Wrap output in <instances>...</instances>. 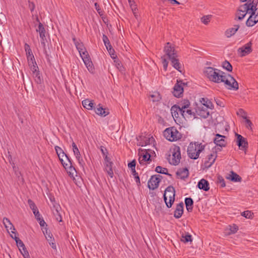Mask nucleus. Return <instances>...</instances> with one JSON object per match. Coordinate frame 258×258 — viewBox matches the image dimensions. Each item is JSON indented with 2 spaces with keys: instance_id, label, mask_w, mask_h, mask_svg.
Masks as SVG:
<instances>
[{
  "instance_id": "nucleus-1",
  "label": "nucleus",
  "mask_w": 258,
  "mask_h": 258,
  "mask_svg": "<svg viewBox=\"0 0 258 258\" xmlns=\"http://www.w3.org/2000/svg\"><path fill=\"white\" fill-rule=\"evenodd\" d=\"M205 75L212 82L216 83H224L229 90H237L238 83L230 75H226L221 70L211 67H205L204 70Z\"/></svg>"
},
{
  "instance_id": "nucleus-2",
  "label": "nucleus",
  "mask_w": 258,
  "mask_h": 258,
  "mask_svg": "<svg viewBox=\"0 0 258 258\" xmlns=\"http://www.w3.org/2000/svg\"><path fill=\"white\" fill-rule=\"evenodd\" d=\"M205 146L198 142L190 143L187 148V154L191 159H197L200 153L204 149Z\"/></svg>"
},
{
  "instance_id": "nucleus-3",
  "label": "nucleus",
  "mask_w": 258,
  "mask_h": 258,
  "mask_svg": "<svg viewBox=\"0 0 258 258\" xmlns=\"http://www.w3.org/2000/svg\"><path fill=\"white\" fill-rule=\"evenodd\" d=\"M170 152L169 157L167 158L169 163L173 165H178L181 159L180 147L178 146H174L170 149Z\"/></svg>"
},
{
  "instance_id": "nucleus-4",
  "label": "nucleus",
  "mask_w": 258,
  "mask_h": 258,
  "mask_svg": "<svg viewBox=\"0 0 258 258\" xmlns=\"http://www.w3.org/2000/svg\"><path fill=\"white\" fill-rule=\"evenodd\" d=\"M164 136L169 141L173 142L180 139L182 136L175 127L167 128L163 132Z\"/></svg>"
},
{
  "instance_id": "nucleus-5",
  "label": "nucleus",
  "mask_w": 258,
  "mask_h": 258,
  "mask_svg": "<svg viewBox=\"0 0 258 258\" xmlns=\"http://www.w3.org/2000/svg\"><path fill=\"white\" fill-rule=\"evenodd\" d=\"M34 23L36 31L39 35V37L41 39V43L43 46H45V42L47 40L46 38V31L44 26L40 22L37 16L36 17V21Z\"/></svg>"
},
{
  "instance_id": "nucleus-6",
  "label": "nucleus",
  "mask_w": 258,
  "mask_h": 258,
  "mask_svg": "<svg viewBox=\"0 0 258 258\" xmlns=\"http://www.w3.org/2000/svg\"><path fill=\"white\" fill-rule=\"evenodd\" d=\"M257 0H248V2L244 5L241 6V9L244 11H245L247 13L256 11Z\"/></svg>"
},
{
  "instance_id": "nucleus-7",
  "label": "nucleus",
  "mask_w": 258,
  "mask_h": 258,
  "mask_svg": "<svg viewBox=\"0 0 258 258\" xmlns=\"http://www.w3.org/2000/svg\"><path fill=\"white\" fill-rule=\"evenodd\" d=\"M162 176L160 175H154L151 177L148 182V187L150 189L154 190L159 186V183L161 181Z\"/></svg>"
},
{
  "instance_id": "nucleus-8",
  "label": "nucleus",
  "mask_w": 258,
  "mask_h": 258,
  "mask_svg": "<svg viewBox=\"0 0 258 258\" xmlns=\"http://www.w3.org/2000/svg\"><path fill=\"white\" fill-rule=\"evenodd\" d=\"M235 136L236 137V144L238 146L239 149L245 152L248 147L246 139L237 133L235 134Z\"/></svg>"
},
{
  "instance_id": "nucleus-9",
  "label": "nucleus",
  "mask_w": 258,
  "mask_h": 258,
  "mask_svg": "<svg viewBox=\"0 0 258 258\" xmlns=\"http://www.w3.org/2000/svg\"><path fill=\"white\" fill-rule=\"evenodd\" d=\"M164 51L169 59L178 56L174 47L172 46L169 42L166 43L164 48Z\"/></svg>"
},
{
  "instance_id": "nucleus-10",
  "label": "nucleus",
  "mask_w": 258,
  "mask_h": 258,
  "mask_svg": "<svg viewBox=\"0 0 258 258\" xmlns=\"http://www.w3.org/2000/svg\"><path fill=\"white\" fill-rule=\"evenodd\" d=\"M33 214L34 215L35 218L36 220L38 221L39 223L41 230H43V229L46 226H47V224L44 221V219L42 215L40 214L38 209L37 207L36 206V205L33 203Z\"/></svg>"
},
{
  "instance_id": "nucleus-11",
  "label": "nucleus",
  "mask_w": 258,
  "mask_h": 258,
  "mask_svg": "<svg viewBox=\"0 0 258 258\" xmlns=\"http://www.w3.org/2000/svg\"><path fill=\"white\" fill-rule=\"evenodd\" d=\"M251 46L252 42L251 41H249L242 47L239 48L237 49V52L239 56L241 57H243L251 53L252 51Z\"/></svg>"
},
{
  "instance_id": "nucleus-12",
  "label": "nucleus",
  "mask_w": 258,
  "mask_h": 258,
  "mask_svg": "<svg viewBox=\"0 0 258 258\" xmlns=\"http://www.w3.org/2000/svg\"><path fill=\"white\" fill-rule=\"evenodd\" d=\"M250 16L246 22L247 27H252L258 22V11L248 13Z\"/></svg>"
},
{
  "instance_id": "nucleus-13",
  "label": "nucleus",
  "mask_w": 258,
  "mask_h": 258,
  "mask_svg": "<svg viewBox=\"0 0 258 258\" xmlns=\"http://www.w3.org/2000/svg\"><path fill=\"white\" fill-rule=\"evenodd\" d=\"M182 85H184L182 81H177V83L173 87V94L176 97H180L183 92Z\"/></svg>"
},
{
  "instance_id": "nucleus-14",
  "label": "nucleus",
  "mask_w": 258,
  "mask_h": 258,
  "mask_svg": "<svg viewBox=\"0 0 258 258\" xmlns=\"http://www.w3.org/2000/svg\"><path fill=\"white\" fill-rule=\"evenodd\" d=\"M72 147H73V150L74 155L76 156V159H77L79 164L80 165L83 167L85 165V162L83 159V158L81 157V155L80 154V152L76 145V144L74 142H73L72 143Z\"/></svg>"
},
{
  "instance_id": "nucleus-15",
  "label": "nucleus",
  "mask_w": 258,
  "mask_h": 258,
  "mask_svg": "<svg viewBox=\"0 0 258 258\" xmlns=\"http://www.w3.org/2000/svg\"><path fill=\"white\" fill-rule=\"evenodd\" d=\"M62 166L66 170L69 176L71 178L75 179V176L77 174V171L73 164L70 163L67 164V163H63Z\"/></svg>"
},
{
  "instance_id": "nucleus-16",
  "label": "nucleus",
  "mask_w": 258,
  "mask_h": 258,
  "mask_svg": "<svg viewBox=\"0 0 258 258\" xmlns=\"http://www.w3.org/2000/svg\"><path fill=\"white\" fill-rule=\"evenodd\" d=\"M24 49L26 52L28 65L30 69H31L32 68V53L30 46L26 43L24 45Z\"/></svg>"
},
{
  "instance_id": "nucleus-17",
  "label": "nucleus",
  "mask_w": 258,
  "mask_h": 258,
  "mask_svg": "<svg viewBox=\"0 0 258 258\" xmlns=\"http://www.w3.org/2000/svg\"><path fill=\"white\" fill-rule=\"evenodd\" d=\"M139 161L141 164H144L146 161H151V155L146 150H142Z\"/></svg>"
},
{
  "instance_id": "nucleus-18",
  "label": "nucleus",
  "mask_w": 258,
  "mask_h": 258,
  "mask_svg": "<svg viewBox=\"0 0 258 258\" xmlns=\"http://www.w3.org/2000/svg\"><path fill=\"white\" fill-rule=\"evenodd\" d=\"M175 191L174 188L172 186H168L165 189L163 199L164 202H166L167 198L175 197Z\"/></svg>"
},
{
  "instance_id": "nucleus-19",
  "label": "nucleus",
  "mask_w": 258,
  "mask_h": 258,
  "mask_svg": "<svg viewBox=\"0 0 258 258\" xmlns=\"http://www.w3.org/2000/svg\"><path fill=\"white\" fill-rule=\"evenodd\" d=\"M38 67H35L33 64V78L35 77V81L38 84L40 85V87L42 88V84L43 83V80L39 72L36 70Z\"/></svg>"
},
{
  "instance_id": "nucleus-20",
  "label": "nucleus",
  "mask_w": 258,
  "mask_h": 258,
  "mask_svg": "<svg viewBox=\"0 0 258 258\" xmlns=\"http://www.w3.org/2000/svg\"><path fill=\"white\" fill-rule=\"evenodd\" d=\"M196 112L197 115L204 118H207L210 114L208 108L204 106L198 107Z\"/></svg>"
},
{
  "instance_id": "nucleus-21",
  "label": "nucleus",
  "mask_w": 258,
  "mask_h": 258,
  "mask_svg": "<svg viewBox=\"0 0 258 258\" xmlns=\"http://www.w3.org/2000/svg\"><path fill=\"white\" fill-rule=\"evenodd\" d=\"M225 138V136L217 134L216 135V137L214 139V142L216 145L221 147H225L226 142L224 140Z\"/></svg>"
},
{
  "instance_id": "nucleus-22",
  "label": "nucleus",
  "mask_w": 258,
  "mask_h": 258,
  "mask_svg": "<svg viewBox=\"0 0 258 258\" xmlns=\"http://www.w3.org/2000/svg\"><path fill=\"white\" fill-rule=\"evenodd\" d=\"M105 160V170L107 172L109 176L112 178L113 176L112 166L113 163L111 161L110 158Z\"/></svg>"
},
{
  "instance_id": "nucleus-23",
  "label": "nucleus",
  "mask_w": 258,
  "mask_h": 258,
  "mask_svg": "<svg viewBox=\"0 0 258 258\" xmlns=\"http://www.w3.org/2000/svg\"><path fill=\"white\" fill-rule=\"evenodd\" d=\"M11 232L15 234L14 236H13L12 234H10V236L13 239H14L15 240L17 246L19 248V250L21 251V248H22V250H24V247H25V246L23 243V241L21 239H20L19 237L17 236V235H18V233L16 231H11Z\"/></svg>"
},
{
  "instance_id": "nucleus-24",
  "label": "nucleus",
  "mask_w": 258,
  "mask_h": 258,
  "mask_svg": "<svg viewBox=\"0 0 258 258\" xmlns=\"http://www.w3.org/2000/svg\"><path fill=\"white\" fill-rule=\"evenodd\" d=\"M183 206L182 202L177 205L174 213V217L175 218L178 219L181 217L183 213Z\"/></svg>"
},
{
  "instance_id": "nucleus-25",
  "label": "nucleus",
  "mask_w": 258,
  "mask_h": 258,
  "mask_svg": "<svg viewBox=\"0 0 258 258\" xmlns=\"http://www.w3.org/2000/svg\"><path fill=\"white\" fill-rule=\"evenodd\" d=\"M176 174L178 178L181 179H184L188 177L189 172L187 168H180L177 171Z\"/></svg>"
},
{
  "instance_id": "nucleus-26",
  "label": "nucleus",
  "mask_w": 258,
  "mask_h": 258,
  "mask_svg": "<svg viewBox=\"0 0 258 258\" xmlns=\"http://www.w3.org/2000/svg\"><path fill=\"white\" fill-rule=\"evenodd\" d=\"M182 109L180 108L178 105H174L171 107V112L172 115L174 118H178L179 117V114L181 115Z\"/></svg>"
},
{
  "instance_id": "nucleus-27",
  "label": "nucleus",
  "mask_w": 258,
  "mask_h": 258,
  "mask_svg": "<svg viewBox=\"0 0 258 258\" xmlns=\"http://www.w3.org/2000/svg\"><path fill=\"white\" fill-rule=\"evenodd\" d=\"M240 26L239 25H234L233 27L230 28L225 32V35L227 38H230L234 35L239 29Z\"/></svg>"
},
{
  "instance_id": "nucleus-28",
  "label": "nucleus",
  "mask_w": 258,
  "mask_h": 258,
  "mask_svg": "<svg viewBox=\"0 0 258 258\" xmlns=\"http://www.w3.org/2000/svg\"><path fill=\"white\" fill-rule=\"evenodd\" d=\"M95 112L97 114L102 116H106L109 113V110L103 108L100 104H99L98 106L95 108Z\"/></svg>"
},
{
  "instance_id": "nucleus-29",
  "label": "nucleus",
  "mask_w": 258,
  "mask_h": 258,
  "mask_svg": "<svg viewBox=\"0 0 258 258\" xmlns=\"http://www.w3.org/2000/svg\"><path fill=\"white\" fill-rule=\"evenodd\" d=\"M198 187L200 189H203L206 191H208L210 189L209 183L208 181L204 178L201 179L199 181L198 183Z\"/></svg>"
},
{
  "instance_id": "nucleus-30",
  "label": "nucleus",
  "mask_w": 258,
  "mask_h": 258,
  "mask_svg": "<svg viewBox=\"0 0 258 258\" xmlns=\"http://www.w3.org/2000/svg\"><path fill=\"white\" fill-rule=\"evenodd\" d=\"M226 178L233 182H238L241 180V177L233 171H230V174L226 176Z\"/></svg>"
},
{
  "instance_id": "nucleus-31",
  "label": "nucleus",
  "mask_w": 258,
  "mask_h": 258,
  "mask_svg": "<svg viewBox=\"0 0 258 258\" xmlns=\"http://www.w3.org/2000/svg\"><path fill=\"white\" fill-rule=\"evenodd\" d=\"M196 113L189 108L181 110V115L184 118L195 117Z\"/></svg>"
},
{
  "instance_id": "nucleus-32",
  "label": "nucleus",
  "mask_w": 258,
  "mask_h": 258,
  "mask_svg": "<svg viewBox=\"0 0 258 258\" xmlns=\"http://www.w3.org/2000/svg\"><path fill=\"white\" fill-rule=\"evenodd\" d=\"M248 14L247 12L245 11H243L241 9V6L239 7L237 10V13L236 14V17L234 18L235 20H242L246 16V15Z\"/></svg>"
},
{
  "instance_id": "nucleus-33",
  "label": "nucleus",
  "mask_w": 258,
  "mask_h": 258,
  "mask_svg": "<svg viewBox=\"0 0 258 258\" xmlns=\"http://www.w3.org/2000/svg\"><path fill=\"white\" fill-rule=\"evenodd\" d=\"M216 153L213 152L208 156V160L205 162V164L208 167H210L215 162L216 158Z\"/></svg>"
},
{
  "instance_id": "nucleus-34",
  "label": "nucleus",
  "mask_w": 258,
  "mask_h": 258,
  "mask_svg": "<svg viewBox=\"0 0 258 258\" xmlns=\"http://www.w3.org/2000/svg\"><path fill=\"white\" fill-rule=\"evenodd\" d=\"M82 103L83 107L88 110H92L94 107L93 101L88 99L84 100Z\"/></svg>"
},
{
  "instance_id": "nucleus-35",
  "label": "nucleus",
  "mask_w": 258,
  "mask_h": 258,
  "mask_svg": "<svg viewBox=\"0 0 258 258\" xmlns=\"http://www.w3.org/2000/svg\"><path fill=\"white\" fill-rule=\"evenodd\" d=\"M185 204L187 211L189 212H191L193 209V200L191 198H186L185 199Z\"/></svg>"
},
{
  "instance_id": "nucleus-36",
  "label": "nucleus",
  "mask_w": 258,
  "mask_h": 258,
  "mask_svg": "<svg viewBox=\"0 0 258 258\" xmlns=\"http://www.w3.org/2000/svg\"><path fill=\"white\" fill-rule=\"evenodd\" d=\"M170 60H171L172 65L174 67V68H175L179 72H181V71L180 69L181 68V66L180 62H179V60L177 59V57H175Z\"/></svg>"
},
{
  "instance_id": "nucleus-37",
  "label": "nucleus",
  "mask_w": 258,
  "mask_h": 258,
  "mask_svg": "<svg viewBox=\"0 0 258 258\" xmlns=\"http://www.w3.org/2000/svg\"><path fill=\"white\" fill-rule=\"evenodd\" d=\"M62 165H63V163L69 164H73L72 160L71 158L67 155L65 153H63V155H61V157L59 159Z\"/></svg>"
},
{
  "instance_id": "nucleus-38",
  "label": "nucleus",
  "mask_w": 258,
  "mask_h": 258,
  "mask_svg": "<svg viewBox=\"0 0 258 258\" xmlns=\"http://www.w3.org/2000/svg\"><path fill=\"white\" fill-rule=\"evenodd\" d=\"M3 223L6 228H7V229L10 228V229L12 231H15L16 229L14 226L12 224V223L11 222L10 220L8 218L6 217L4 218Z\"/></svg>"
},
{
  "instance_id": "nucleus-39",
  "label": "nucleus",
  "mask_w": 258,
  "mask_h": 258,
  "mask_svg": "<svg viewBox=\"0 0 258 258\" xmlns=\"http://www.w3.org/2000/svg\"><path fill=\"white\" fill-rule=\"evenodd\" d=\"M73 42L79 53L82 52L86 49L82 42H80L75 37L73 38Z\"/></svg>"
},
{
  "instance_id": "nucleus-40",
  "label": "nucleus",
  "mask_w": 258,
  "mask_h": 258,
  "mask_svg": "<svg viewBox=\"0 0 258 258\" xmlns=\"http://www.w3.org/2000/svg\"><path fill=\"white\" fill-rule=\"evenodd\" d=\"M155 171L159 173L171 176V174L168 173V169L166 168H163L160 166H158L155 169Z\"/></svg>"
},
{
  "instance_id": "nucleus-41",
  "label": "nucleus",
  "mask_w": 258,
  "mask_h": 258,
  "mask_svg": "<svg viewBox=\"0 0 258 258\" xmlns=\"http://www.w3.org/2000/svg\"><path fill=\"white\" fill-rule=\"evenodd\" d=\"M222 66L223 69H225L228 72H232V66L227 60H225L223 61Z\"/></svg>"
},
{
  "instance_id": "nucleus-42",
  "label": "nucleus",
  "mask_w": 258,
  "mask_h": 258,
  "mask_svg": "<svg viewBox=\"0 0 258 258\" xmlns=\"http://www.w3.org/2000/svg\"><path fill=\"white\" fill-rule=\"evenodd\" d=\"M181 240L184 243L191 241V236L188 233H187L185 235L182 234L181 237Z\"/></svg>"
},
{
  "instance_id": "nucleus-43",
  "label": "nucleus",
  "mask_w": 258,
  "mask_h": 258,
  "mask_svg": "<svg viewBox=\"0 0 258 258\" xmlns=\"http://www.w3.org/2000/svg\"><path fill=\"white\" fill-rule=\"evenodd\" d=\"M180 108L183 109H186L187 108H189L190 102L188 100H184L183 102L178 105Z\"/></svg>"
},
{
  "instance_id": "nucleus-44",
  "label": "nucleus",
  "mask_w": 258,
  "mask_h": 258,
  "mask_svg": "<svg viewBox=\"0 0 258 258\" xmlns=\"http://www.w3.org/2000/svg\"><path fill=\"white\" fill-rule=\"evenodd\" d=\"M115 63V66L116 67V68L118 69V70L121 72H123L124 71V67L122 66V65L121 64V63H120V62L119 61V60L118 59H115L114 60Z\"/></svg>"
},
{
  "instance_id": "nucleus-45",
  "label": "nucleus",
  "mask_w": 258,
  "mask_h": 258,
  "mask_svg": "<svg viewBox=\"0 0 258 258\" xmlns=\"http://www.w3.org/2000/svg\"><path fill=\"white\" fill-rule=\"evenodd\" d=\"M102 39H103V41L104 45L106 46V48L111 46V45L110 43L108 37L106 35H105V34L103 35Z\"/></svg>"
},
{
  "instance_id": "nucleus-46",
  "label": "nucleus",
  "mask_w": 258,
  "mask_h": 258,
  "mask_svg": "<svg viewBox=\"0 0 258 258\" xmlns=\"http://www.w3.org/2000/svg\"><path fill=\"white\" fill-rule=\"evenodd\" d=\"M110 55V56L111 57V58L113 59H115L117 58V56L115 54V51L114 50V49L112 48V46L106 48Z\"/></svg>"
},
{
  "instance_id": "nucleus-47",
  "label": "nucleus",
  "mask_w": 258,
  "mask_h": 258,
  "mask_svg": "<svg viewBox=\"0 0 258 258\" xmlns=\"http://www.w3.org/2000/svg\"><path fill=\"white\" fill-rule=\"evenodd\" d=\"M54 149L59 160L61 155H63V153H64V152L60 147L57 146H55Z\"/></svg>"
},
{
  "instance_id": "nucleus-48",
  "label": "nucleus",
  "mask_w": 258,
  "mask_h": 258,
  "mask_svg": "<svg viewBox=\"0 0 258 258\" xmlns=\"http://www.w3.org/2000/svg\"><path fill=\"white\" fill-rule=\"evenodd\" d=\"M241 215L246 218L252 219L253 214L249 211H244L241 213Z\"/></svg>"
},
{
  "instance_id": "nucleus-49",
  "label": "nucleus",
  "mask_w": 258,
  "mask_h": 258,
  "mask_svg": "<svg viewBox=\"0 0 258 258\" xmlns=\"http://www.w3.org/2000/svg\"><path fill=\"white\" fill-rule=\"evenodd\" d=\"M100 151L101 152V153L102 154L103 156L104 157V160H107L108 158V151L107 149L104 147V146H101L100 147Z\"/></svg>"
},
{
  "instance_id": "nucleus-50",
  "label": "nucleus",
  "mask_w": 258,
  "mask_h": 258,
  "mask_svg": "<svg viewBox=\"0 0 258 258\" xmlns=\"http://www.w3.org/2000/svg\"><path fill=\"white\" fill-rule=\"evenodd\" d=\"M133 175L134 176L136 182L138 186L141 185L140 179L138 173L136 172V170L133 171L132 172Z\"/></svg>"
},
{
  "instance_id": "nucleus-51",
  "label": "nucleus",
  "mask_w": 258,
  "mask_h": 258,
  "mask_svg": "<svg viewBox=\"0 0 258 258\" xmlns=\"http://www.w3.org/2000/svg\"><path fill=\"white\" fill-rule=\"evenodd\" d=\"M52 212H53L54 216L55 217V219L57 221H58V222L62 221V218H61V216L60 213V211H54V210L53 211H52Z\"/></svg>"
},
{
  "instance_id": "nucleus-52",
  "label": "nucleus",
  "mask_w": 258,
  "mask_h": 258,
  "mask_svg": "<svg viewBox=\"0 0 258 258\" xmlns=\"http://www.w3.org/2000/svg\"><path fill=\"white\" fill-rule=\"evenodd\" d=\"M211 18V16L210 15L204 16L201 18V21L204 24L208 25L210 21Z\"/></svg>"
},
{
  "instance_id": "nucleus-53",
  "label": "nucleus",
  "mask_w": 258,
  "mask_h": 258,
  "mask_svg": "<svg viewBox=\"0 0 258 258\" xmlns=\"http://www.w3.org/2000/svg\"><path fill=\"white\" fill-rule=\"evenodd\" d=\"M168 200H166V202H165L167 208H170L172 207L174 201H175V197L168 198Z\"/></svg>"
},
{
  "instance_id": "nucleus-54",
  "label": "nucleus",
  "mask_w": 258,
  "mask_h": 258,
  "mask_svg": "<svg viewBox=\"0 0 258 258\" xmlns=\"http://www.w3.org/2000/svg\"><path fill=\"white\" fill-rule=\"evenodd\" d=\"M136 162L135 160H133L128 163V167L131 169V171L136 170Z\"/></svg>"
},
{
  "instance_id": "nucleus-55",
  "label": "nucleus",
  "mask_w": 258,
  "mask_h": 258,
  "mask_svg": "<svg viewBox=\"0 0 258 258\" xmlns=\"http://www.w3.org/2000/svg\"><path fill=\"white\" fill-rule=\"evenodd\" d=\"M201 101L203 103V105L205 106L204 107H207V108L210 107V104H211V102L207 98H202Z\"/></svg>"
},
{
  "instance_id": "nucleus-56",
  "label": "nucleus",
  "mask_w": 258,
  "mask_h": 258,
  "mask_svg": "<svg viewBox=\"0 0 258 258\" xmlns=\"http://www.w3.org/2000/svg\"><path fill=\"white\" fill-rule=\"evenodd\" d=\"M161 58L162 60V63L163 66V69L165 71H166L168 67V62L164 56H162Z\"/></svg>"
},
{
  "instance_id": "nucleus-57",
  "label": "nucleus",
  "mask_w": 258,
  "mask_h": 258,
  "mask_svg": "<svg viewBox=\"0 0 258 258\" xmlns=\"http://www.w3.org/2000/svg\"><path fill=\"white\" fill-rule=\"evenodd\" d=\"M217 182L221 184V187H224L225 186V183L224 178L221 176H218Z\"/></svg>"
},
{
  "instance_id": "nucleus-58",
  "label": "nucleus",
  "mask_w": 258,
  "mask_h": 258,
  "mask_svg": "<svg viewBox=\"0 0 258 258\" xmlns=\"http://www.w3.org/2000/svg\"><path fill=\"white\" fill-rule=\"evenodd\" d=\"M24 258H30L29 252L26 249V248L24 247V250L21 248V251H20Z\"/></svg>"
},
{
  "instance_id": "nucleus-59",
  "label": "nucleus",
  "mask_w": 258,
  "mask_h": 258,
  "mask_svg": "<svg viewBox=\"0 0 258 258\" xmlns=\"http://www.w3.org/2000/svg\"><path fill=\"white\" fill-rule=\"evenodd\" d=\"M24 258H30L29 252L26 249V248L24 247V250L21 248V251H20Z\"/></svg>"
},
{
  "instance_id": "nucleus-60",
  "label": "nucleus",
  "mask_w": 258,
  "mask_h": 258,
  "mask_svg": "<svg viewBox=\"0 0 258 258\" xmlns=\"http://www.w3.org/2000/svg\"><path fill=\"white\" fill-rule=\"evenodd\" d=\"M95 8L97 11L98 13L100 16L103 15V11L100 9L99 4L97 3H95L94 4Z\"/></svg>"
},
{
  "instance_id": "nucleus-61",
  "label": "nucleus",
  "mask_w": 258,
  "mask_h": 258,
  "mask_svg": "<svg viewBox=\"0 0 258 258\" xmlns=\"http://www.w3.org/2000/svg\"><path fill=\"white\" fill-rule=\"evenodd\" d=\"M61 207L59 204L56 203V202L52 204V210L53 211H60Z\"/></svg>"
},
{
  "instance_id": "nucleus-62",
  "label": "nucleus",
  "mask_w": 258,
  "mask_h": 258,
  "mask_svg": "<svg viewBox=\"0 0 258 258\" xmlns=\"http://www.w3.org/2000/svg\"><path fill=\"white\" fill-rule=\"evenodd\" d=\"M150 97L151 98H153V102L158 101L159 100V99L160 98L159 97V94L158 93H155V94L151 95Z\"/></svg>"
},
{
  "instance_id": "nucleus-63",
  "label": "nucleus",
  "mask_w": 258,
  "mask_h": 258,
  "mask_svg": "<svg viewBox=\"0 0 258 258\" xmlns=\"http://www.w3.org/2000/svg\"><path fill=\"white\" fill-rule=\"evenodd\" d=\"M86 66L90 72L93 73L94 71V68L92 61L89 63H88L87 65H86Z\"/></svg>"
},
{
  "instance_id": "nucleus-64",
  "label": "nucleus",
  "mask_w": 258,
  "mask_h": 258,
  "mask_svg": "<svg viewBox=\"0 0 258 258\" xmlns=\"http://www.w3.org/2000/svg\"><path fill=\"white\" fill-rule=\"evenodd\" d=\"M215 101L217 104V105L220 106V107H224V103L223 100L220 99H215Z\"/></svg>"
}]
</instances>
